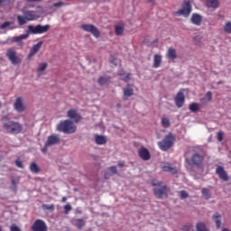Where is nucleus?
<instances>
[{
    "label": "nucleus",
    "mask_w": 231,
    "mask_h": 231,
    "mask_svg": "<svg viewBox=\"0 0 231 231\" xmlns=\"http://www.w3.org/2000/svg\"><path fill=\"white\" fill-rule=\"evenodd\" d=\"M42 47V42H39L37 44L33 45L27 56V59H32V57H35V54L39 51V50H41Z\"/></svg>",
    "instance_id": "18"
},
{
    "label": "nucleus",
    "mask_w": 231,
    "mask_h": 231,
    "mask_svg": "<svg viewBox=\"0 0 231 231\" xmlns=\"http://www.w3.org/2000/svg\"><path fill=\"white\" fill-rule=\"evenodd\" d=\"M158 145L161 151H169L174 145V135L169 134L162 141L158 143Z\"/></svg>",
    "instance_id": "4"
},
{
    "label": "nucleus",
    "mask_w": 231,
    "mask_h": 231,
    "mask_svg": "<svg viewBox=\"0 0 231 231\" xmlns=\"http://www.w3.org/2000/svg\"><path fill=\"white\" fill-rule=\"evenodd\" d=\"M180 198H181V199H185L189 198V193H187V191H185V190H181Z\"/></svg>",
    "instance_id": "43"
},
{
    "label": "nucleus",
    "mask_w": 231,
    "mask_h": 231,
    "mask_svg": "<svg viewBox=\"0 0 231 231\" xmlns=\"http://www.w3.org/2000/svg\"><path fill=\"white\" fill-rule=\"evenodd\" d=\"M190 22L192 24H195V26H201L203 16H201L199 14H193L191 15Z\"/></svg>",
    "instance_id": "17"
},
{
    "label": "nucleus",
    "mask_w": 231,
    "mask_h": 231,
    "mask_svg": "<svg viewBox=\"0 0 231 231\" xmlns=\"http://www.w3.org/2000/svg\"><path fill=\"white\" fill-rule=\"evenodd\" d=\"M17 21L20 26H23V24H26L28 21L26 20L24 14L23 15H17Z\"/></svg>",
    "instance_id": "36"
},
{
    "label": "nucleus",
    "mask_w": 231,
    "mask_h": 231,
    "mask_svg": "<svg viewBox=\"0 0 231 231\" xmlns=\"http://www.w3.org/2000/svg\"><path fill=\"white\" fill-rule=\"evenodd\" d=\"M162 65V55L155 54L153 57V68H160Z\"/></svg>",
    "instance_id": "27"
},
{
    "label": "nucleus",
    "mask_w": 231,
    "mask_h": 231,
    "mask_svg": "<svg viewBox=\"0 0 231 231\" xmlns=\"http://www.w3.org/2000/svg\"><path fill=\"white\" fill-rule=\"evenodd\" d=\"M125 29V25L124 23L120 22L115 27V32L116 35H122L124 33V30Z\"/></svg>",
    "instance_id": "25"
},
{
    "label": "nucleus",
    "mask_w": 231,
    "mask_h": 231,
    "mask_svg": "<svg viewBox=\"0 0 231 231\" xmlns=\"http://www.w3.org/2000/svg\"><path fill=\"white\" fill-rule=\"evenodd\" d=\"M167 57L170 60H174V59H176L177 55H176V50L171 48L168 50V53H167Z\"/></svg>",
    "instance_id": "33"
},
{
    "label": "nucleus",
    "mask_w": 231,
    "mask_h": 231,
    "mask_svg": "<svg viewBox=\"0 0 231 231\" xmlns=\"http://www.w3.org/2000/svg\"><path fill=\"white\" fill-rule=\"evenodd\" d=\"M97 82L99 86H108L111 82V77L107 75L100 76Z\"/></svg>",
    "instance_id": "21"
},
{
    "label": "nucleus",
    "mask_w": 231,
    "mask_h": 231,
    "mask_svg": "<svg viewBox=\"0 0 231 231\" xmlns=\"http://www.w3.org/2000/svg\"><path fill=\"white\" fill-rule=\"evenodd\" d=\"M131 74H126V76L125 78H121L122 80H124L125 82H129V80H131Z\"/></svg>",
    "instance_id": "46"
},
{
    "label": "nucleus",
    "mask_w": 231,
    "mask_h": 231,
    "mask_svg": "<svg viewBox=\"0 0 231 231\" xmlns=\"http://www.w3.org/2000/svg\"><path fill=\"white\" fill-rule=\"evenodd\" d=\"M189 111H191V113H198V111L199 110V104L198 103H191L189 105Z\"/></svg>",
    "instance_id": "35"
},
{
    "label": "nucleus",
    "mask_w": 231,
    "mask_h": 231,
    "mask_svg": "<svg viewBox=\"0 0 231 231\" xmlns=\"http://www.w3.org/2000/svg\"><path fill=\"white\" fill-rule=\"evenodd\" d=\"M50 30V24L41 25L38 24L36 26L29 25L28 26V33H32V35H41L42 33H46Z\"/></svg>",
    "instance_id": "5"
},
{
    "label": "nucleus",
    "mask_w": 231,
    "mask_h": 231,
    "mask_svg": "<svg viewBox=\"0 0 231 231\" xmlns=\"http://www.w3.org/2000/svg\"><path fill=\"white\" fill-rule=\"evenodd\" d=\"M192 12V5L189 0H185L182 8L175 13V15H182V17H189Z\"/></svg>",
    "instance_id": "6"
},
{
    "label": "nucleus",
    "mask_w": 231,
    "mask_h": 231,
    "mask_svg": "<svg viewBox=\"0 0 231 231\" xmlns=\"http://www.w3.org/2000/svg\"><path fill=\"white\" fill-rule=\"evenodd\" d=\"M161 169H162L164 172H171V174H176V172H178L176 167H172V165H171L169 162H162L161 164Z\"/></svg>",
    "instance_id": "14"
},
{
    "label": "nucleus",
    "mask_w": 231,
    "mask_h": 231,
    "mask_svg": "<svg viewBox=\"0 0 231 231\" xmlns=\"http://www.w3.org/2000/svg\"><path fill=\"white\" fill-rule=\"evenodd\" d=\"M65 214H69V211L71 210V205L67 204L64 206Z\"/></svg>",
    "instance_id": "44"
},
{
    "label": "nucleus",
    "mask_w": 231,
    "mask_h": 231,
    "mask_svg": "<svg viewBox=\"0 0 231 231\" xmlns=\"http://www.w3.org/2000/svg\"><path fill=\"white\" fill-rule=\"evenodd\" d=\"M183 104H185V95L183 92H179L175 97V105L177 107H183Z\"/></svg>",
    "instance_id": "15"
},
{
    "label": "nucleus",
    "mask_w": 231,
    "mask_h": 231,
    "mask_svg": "<svg viewBox=\"0 0 231 231\" xmlns=\"http://www.w3.org/2000/svg\"><path fill=\"white\" fill-rule=\"evenodd\" d=\"M95 142H96L97 145H106V143H107V137H106L104 135L96 134Z\"/></svg>",
    "instance_id": "22"
},
{
    "label": "nucleus",
    "mask_w": 231,
    "mask_h": 231,
    "mask_svg": "<svg viewBox=\"0 0 231 231\" xmlns=\"http://www.w3.org/2000/svg\"><path fill=\"white\" fill-rule=\"evenodd\" d=\"M203 38L201 37V35H196L195 37H194V41H195V42L197 43V44H201V40H202Z\"/></svg>",
    "instance_id": "41"
},
{
    "label": "nucleus",
    "mask_w": 231,
    "mask_h": 231,
    "mask_svg": "<svg viewBox=\"0 0 231 231\" xmlns=\"http://www.w3.org/2000/svg\"><path fill=\"white\" fill-rule=\"evenodd\" d=\"M14 107L17 113H23L26 109V106H24V102L23 101V97H17L14 104Z\"/></svg>",
    "instance_id": "12"
},
{
    "label": "nucleus",
    "mask_w": 231,
    "mask_h": 231,
    "mask_svg": "<svg viewBox=\"0 0 231 231\" xmlns=\"http://www.w3.org/2000/svg\"><path fill=\"white\" fill-rule=\"evenodd\" d=\"M30 171L32 172V174H39V172H41V168L39 165H37V163L32 162L30 165Z\"/></svg>",
    "instance_id": "29"
},
{
    "label": "nucleus",
    "mask_w": 231,
    "mask_h": 231,
    "mask_svg": "<svg viewBox=\"0 0 231 231\" xmlns=\"http://www.w3.org/2000/svg\"><path fill=\"white\" fill-rule=\"evenodd\" d=\"M152 184L153 187V193L156 196V198H159L160 199L163 198H167V192H169V188L162 181H156L152 180Z\"/></svg>",
    "instance_id": "3"
},
{
    "label": "nucleus",
    "mask_w": 231,
    "mask_h": 231,
    "mask_svg": "<svg viewBox=\"0 0 231 231\" xmlns=\"http://www.w3.org/2000/svg\"><path fill=\"white\" fill-rule=\"evenodd\" d=\"M0 231H3V229H1V227H0Z\"/></svg>",
    "instance_id": "59"
},
{
    "label": "nucleus",
    "mask_w": 231,
    "mask_h": 231,
    "mask_svg": "<svg viewBox=\"0 0 231 231\" xmlns=\"http://www.w3.org/2000/svg\"><path fill=\"white\" fill-rule=\"evenodd\" d=\"M47 151H48V147H46V144H44V147L42 148V152H43V154H46Z\"/></svg>",
    "instance_id": "52"
},
{
    "label": "nucleus",
    "mask_w": 231,
    "mask_h": 231,
    "mask_svg": "<svg viewBox=\"0 0 231 231\" xmlns=\"http://www.w3.org/2000/svg\"><path fill=\"white\" fill-rule=\"evenodd\" d=\"M65 3H63V2H58V3H54L53 5H52V6L54 7V8H60V6H65Z\"/></svg>",
    "instance_id": "40"
},
{
    "label": "nucleus",
    "mask_w": 231,
    "mask_h": 231,
    "mask_svg": "<svg viewBox=\"0 0 231 231\" xmlns=\"http://www.w3.org/2000/svg\"><path fill=\"white\" fill-rule=\"evenodd\" d=\"M111 62L116 66V64H118V60L115 59L111 60Z\"/></svg>",
    "instance_id": "53"
},
{
    "label": "nucleus",
    "mask_w": 231,
    "mask_h": 231,
    "mask_svg": "<svg viewBox=\"0 0 231 231\" xmlns=\"http://www.w3.org/2000/svg\"><path fill=\"white\" fill-rule=\"evenodd\" d=\"M81 30L84 32H88V33H92L96 39H98L100 37V31H98V28L93 24L85 23L80 25Z\"/></svg>",
    "instance_id": "7"
},
{
    "label": "nucleus",
    "mask_w": 231,
    "mask_h": 231,
    "mask_svg": "<svg viewBox=\"0 0 231 231\" xmlns=\"http://www.w3.org/2000/svg\"><path fill=\"white\" fill-rule=\"evenodd\" d=\"M6 57L9 59L10 62L13 64V66H18V64H21L23 61L19 56H17V51L8 49L6 52Z\"/></svg>",
    "instance_id": "8"
},
{
    "label": "nucleus",
    "mask_w": 231,
    "mask_h": 231,
    "mask_svg": "<svg viewBox=\"0 0 231 231\" xmlns=\"http://www.w3.org/2000/svg\"><path fill=\"white\" fill-rule=\"evenodd\" d=\"M139 156L144 162H148V160H151V152H149V150H147L146 148H141L139 150Z\"/></svg>",
    "instance_id": "19"
},
{
    "label": "nucleus",
    "mask_w": 231,
    "mask_h": 231,
    "mask_svg": "<svg viewBox=\"0 0 231 231\" xmlns=\"http://www.w3.org/2000/svg\"><path fill=\"white\" fill-rule=\"evenodd\" d=\"M10 230L11 231H22L21 228H19V226L13 225L10 226Z\"/></svg>",
    "instance_id": "47"
},
{
    "label": "nucleus",
    "mask_w": 231,
    "mask_h": 231,
    "mask_svg": "<svg viewBox=\"0 0 231 231\" xmlns=\"http://www.w3.org/2000/svg\"><path fill=\"white\" fill-rule=\"evenodd\" d=\"M161 124L164 129H168L171 127V120L167 116H162L161 120Z\"/></svg>",
    "instance_id": "32"
},
{
    "label": "nucleus",
    "mask_w": 231,
    "mask_h": 231,
    "mask_svg": "<svg viewBox=\"0 0 231 231\" xmlns=\"http://www.w3.org/2000/svg\"><path fill=\"white\" fill-rule=\"evenodd\" d=\"M25 19L28 21H35V12L27 11L23 14Z\"/></svg>",
    "instance_id": "28"
},
{
    "label": "nucleus",
    "mask_w": 231,
    "mask_h": 231,
    "mask_svg": "<svg viewBox=\"0 0 231 231\" xmlns=\"http://www.w3.org/2000/svg\"><path fill=\"white\" fill-rule=\"evenodd\" d=\"M68 116L70 118V120H73L75 124H79L82 120V116L77 112L75 109H70L68 111Z\"/></svg>",
    "instance_id": "13"
},
{
    "label": "nucleus",
    "mask_w": 231,
    "mask_h": 231,
    "mask_svg": "<svg viewBox=\"0 0 231 231\" xmlns=\"http://www.w3.org/2000/svg\"><path fill=\"white\" fill-rule=\"evenodd\" d=\"M105 178L107 179L108 178V175L107 173L105 174Z\"/></svg>",
    "instance_id": "58"
},
{
    "label": "nucleus",
    "mask_w": 231,
    "mask_h": 231,
    "mask_svg": "<svg viewBox=\"0 0 231 231\" xmlns=\"http://www.w3.org/2000/svg\"><path fill=\"white\" fill-rule=\"evenodd\" d=\"M12 189L13 190H16L17 189V182L15 181V180H12Z\"/></svg>",
    "instance_id": "50"
},
{
    "label": "nucleus",
    "mask_w": 231,
    "mask_h": 231,
    "mask_svg": "<svg viewBox=\"0 0 231 231\" xmlns=\"http://www.w3.org/2000/svg\"><path fill=\"white\" fill-rule=\"evenodd\" d=\"M3 129L5 133H9L11 134H19L21 131H23V125L18 122L6 120L4 121Z\"/></svg>",
    "instance_id": "2"
},
{
    "label": "nucleus",
    "mask_w": 231,
    "mask_h": 231,
    "mask_svg": "<svg viewBox=\"0 0 231 231\" xmlns=\"http://www.w3.org/2000/svg\"><path fill=\"white\" fill-rule=\"evenodd\" d=\"M32 231H48V226H46V222L42 219H37L33 225L32 226Z\"/></svg>",
    "instance_id": "11"
},
{
    "label": "nucleus",
    "mask_w": 231,
    "mask_h": 231,
    "mask_svg": "<svg viewBox=\"0 0 231 231\" xmlns=\"http://www.w3.org/2000/svg\"><path fill=\"white\" fill-rule=\"evenodd\" d=\"M60 143V137L59 134H51L48 136L47 141L45 142V147H52L53 145H59Z\"/></svg>",
    "instance_id": "10"
},
{
    "label": "nucleus",
    "mask_w": 231,
    "mask_h": 231,
    "mask_svg": "<svg viewBox=\"0 0 231 231\" xmlns=\"http://www.w3.org/2000/svg\"><path fill=\"white\" fill-rule=\"evenodd\" d=\"M207 6L208 8H212V10H216L219 8V0H208Z\"/></svg>",
    "instance_id": "24"
},
{
    "label": "nucleus",
    "mask_w": 231,
    "mask_h": 231,
    "mask_svg": "<svg viewBox=\"0 0 231 231\" xmlns=\"http://www.w3.org/2000/svg\"><path fill=\"white\" fill-rule=\"evenodd\" d=\"M15 165L16 167H18L19 169H23V162H21V160H16L15 161Z\"/></svg>",
    "instance_id": "45"
},
{
    "label": "nucleus",
    "mask_w": 231,
    "mask_h": 231,
    "mask_svg": "<svg viewBox=\"0 0 231 231\" xmlns=\"http://www.w3.org/2000/svg\"><path fill=\"white\" fill-rule=\"evenodd\" d=\"M67 199H68V198L63 197L62 199H61V201H62L63 203H66V200H67Z\"/></svg>",
    "instance_id": "56"
},
{
    "label": "nucleus",
    "mask_w": 231,
    "mask_h": 231,
    "mask_svg": "<svg viewBox=\"0 0 231 231\" xmlns=\"http://www.w3.org/2000/svg\"><path fill=\"white\" fill-rule=\"evenodd\" d=\"M124 91V100H127L129 97H133L134 94V90L133 89V87L128 85L126 88H123Z\"/></svg>",
    "instance_id": "20"
},
{
    "label": "nucleus",
    "mask_w": 231,
    "mask_h": 231,
    "mask_svg": "<svg viewBox=\"0 0 231 231\" xmlns=\"http://www.w3.org/2000/svg\"><path fill=\"white\" fill-rule=\"evenodd\" d=\"M47 208L50 210V209L53 208V206H51V207H49Z\"/></svg>",
    "instance_id": "57"
},
{
    "label": "nucleus",
    "mask_w": 231,
    "mask_h": 231,
    "mask_svg": "<svg viewBox=\"0 0 231 231\" xmlns=\"http://www.w3.org/2000/svg\"><path fill=\"white\" fill-rule=\"evenodd\" d=\"M71 223L74 225V226H77V228H82V226L86 225V221H84L82 218H73Z\"/></svg>",
    "instance_id": "23"
},
{
    "label": "nucleus",
    "mask_w": 231,
    "mask_h": 231,
    "mask_svg": "<svg viewBox=\"0 0 231 231\" xmlns=\"http://www.w3.org/2000/svg\"><path fill=\"white\" fill-rule=\"evenodd\" d=\"M57 129L60 133H64V134H73V133L77 132V125L73 124V121L67 119L57 125Z\"/></svg>",
    "instance_id": "1"
},
{
    "label": "nucleus",
    "mask_w": 231,
    "mask_h": 231,
    "mask_svg": "<svg viewBox=\"0 0 231 231\" xmlns=\"http://www.w3.org/2000/svg\"><path fill=\"white\" fill-rule=\"evenodd\" d=\"M213 221L216 223L217 228H221V214L215 213L212 217Z\"/></svg>",
    "instance_id": "26"
},
{
    "label": "nucleus",
    "mask_w": 231,
    "mask_h": 231,
    "mask_svg": "<svg viewBox=\"0 0 231 231\" xmlns=\"http://www.w3.org/2000/svg\"><path fill=\"white\" fill-rule=\"evenodd\" d=\"M223 30L226 33L231 35V22H226L223 27Z\"/></svg>",
    "instance_id": "38"
},
{
    "label": "nucleus",
    "mask_w": 231,
    "mask_h": 231,
    "mask_svg": "<svg viewBox=\"0 0 231 231\" xmlns=\"http://www.w3.org/2000/svg\"><path fill=\"white\" fill-rule=\"evenodd\" d=\"M202 192V196L205 199H210V198L212 197V194L210 193V189H207V188H203L201 189Z\"/></svg>",
    "instance_id": "34"
},
{
    "label": "nucleus",
    "mask_w": 231,
    "mask_h": 231,
    "mask_svg": "<svg viewBox=\"0 0 231 231\" xmlns=\"http://www.w3.org/2000/svg\"><path fill=\"white\" fill-rule=\"evenodd\" d=\"M13 23L12 22H5L4 23L1 24L0 30H6V28H10L12 26Z\"/></svg>",
    "instance_id": "39"
},
{
    "label": "nucleus",
    "mask_w": 231,
    "mask_h": 231,
    "mask_svg": "<svg viewBox=\"0 0 231 231\" xmlns=\"http://www.w3.org/2000/svg\"><path fill=\"white\" fill-rule=\"evenodd\" d=\"M216 173L219 176L220 180L228 181V175L226 174V171H225V168H223V166H217L216 169Z\"/></svg>",
    "instance_id": "16"
},
{
    "label": "nucleus",
    "mask_w": 231,
    "mask_h": 231,
    "mask_svg": "<svg viewBox=\"0 0 231 231\" xmlns=\"http://www.w3.org/2000/svg\"><path fill=\"white\" fill-rule=\"evenodd\" d=\"M197 231H208V228L205 225V223H198L196 226Z\"/></svg>",
    "instance_id": "37"
},
{
    "label": "nucleus",
    "mask_w": 231,
    "mask_h": 231,
    "mask_svg": "<svg viewBox=\"0 0 231 231\" xmlns=\"http://www.w3.org/2000/svg\"><path fill=\"white\" fill-rule=\"evenodd\" d=\"M30 37V34H21L20 36H14L13 37V42H21V41H24V39H28Z\"/></svg>",
    "instance_id": "30"
},
{
    "label": "nucleus",
    "mask_w": 231,
    "mask_h": 231,
    "mask_svg": "<svg viewBox=\"0 0 231 231\" xmlns=\"http://www.w3.org/2000/svg\"><path fill=\"white\" fill-rule=\"evenodd\" d=\"M29 3H37L39 1H42V0H27Z\"/></svg>",
    "instance_id": "55"
},
{
    "label": "nucleus",
    "mask_w": 231,
    "mask_h": 231,
    "mask_svg": "<svg viewBox=\"0 0 231 231\" xmlns=\"http://www.w3.org/2000/svg\"><path fill=\"white\" fill-rule=\"evenodd\" d=\"M217 140L218 142H223V132L217 133Z\"/></svg>",
    "instance_id": "48"
},
{
    "label": "nucleus",
    "mask_w": 231,
    "mask_h": 231,
    "mask_svg": "<svg viewBox=\"0 0 231 231\" xmlns=\"http://www.w3.org/2000/svg\"><path fill=\"white\" fill-rule=\"evenodd\" d=\"M108 172H110V174H116V172H117L116 167H115V166L109 167Z\"/></svg>",
    "instance_id": "42"
},
{
    "label": "nucleus",
    "mask_w": 231,
    "mask_h": 231,
    "mask_svg": "<svg viewBox=\"0 0 231 231\" xmlns=\"http://www.w3.org/2000/svg\"><path fill=\"white\" fill-rule=\"evenodd\" d=\"M46 68H48V63L42 62L39 64L38 70H37L39 77H41V75L44 73V71L46 70Z\"/></svg>",
    "instance_id": "31"
},
{
    "label": "nucleus",
    "mask_w": 231,
    "mask_h": 231,
    "mask_svg": "<svg viewBox=\"0 0 231 231\" xmlns=\"http://www.w3.org/2000/svg\"><path fill=\"white\" fill-rule=\"evenodd\" d=\"M125 164L124 163V162H118V166L119 167H124Z\"/></svg>",
    "instance_id": "54"
},
{
    "label": "nucleus",
    "mask_w": 231,
    "mask_h": 231,
    "mask_svg": "<svg viewBox=\"0 0 231 231\" xmlns=\"http://www.w3.org/2000/svg\"><path fill=\"white\" fill-rule=\"evenodd\" d=\"M186 162L189 165H195V167H202L203 156L199 155V153H195L191 156V159H186Z\"/></svg>",
    "instance_id": "9"
},
{
    "label": "nucleus",
    "mask_w": 231,
    "mask_h": 231,
    "mask_svg": "<svg viewBox=\"0 0 231 231\" xmlns=\"http://www.w3.org/2000/svg\"><path fill=\"white\" fill-rule=\"evenodd\" d=\"M5 5H8V0H0V6H5Z\"/></svg>",
    "instance_id": "51"
},
{
    "label": "nucleus",
    "mask_w": 231,
    "mask_h": 231,
    "mask_svg": "<svg viewBox=\"0 0 231 231\" xmlns=\"http://www.w3.org/2000/svg\"><path fill=\"white\" fill-rule=\"evenodd\" d=\"M205 98H207V100H212V92H207Z\"/></svg>",
    "instance_id": "49"
}]
</instances>
